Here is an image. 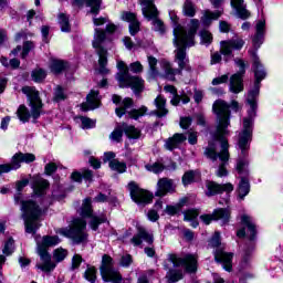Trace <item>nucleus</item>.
<instances>
[{"label": "nucleus", "mask_w": 283, "mask_h": 283, "mask_svg": "<svg viewBox=\"0 0 283 283\" xmlns=\"http://www.w3.org/2000/svg\"><path fill=\"white\" fill-rule=\"evenodd\" d=\"M169 17L175 24L174 27V40L175 45V62L179 69L174 70L171 63L167 60L160 62L164 70V76L168 81H176V74H182V70H189V57H187V48H193L196 45V34L198 28H200V20L191 19L187 24V28L178 24V15L175 12H169Z\"/></svg>", "instance_id": "obj_1"}, {"label": "nucleus", "mask_w": 283, "mask_h": 283, "mask_svg": "<svg viewBox=\"0 0 283 283\" xmlns=\"http://www.w3.org/2000/svg\"><path fill=\"white\" fill-rule=\"evenodd\" d=\"M252 61H253V72L255 76L254 88L248 94V105L250 109L248 111V116L243 118V129L239 134L238 147L241 150V156H247L249 147L251 145V138L253 137V123L255 122L258 109V95L260 94V83L266 78V71L264 66L260 63V57L255 51H251Z\"/></svg>", "instance_id": "obj_2"}, {"label": "nucleus", "mask_w": 283, "mask_h": 283, "mask_svg": "<svg viewBox=\"0 0 283 283\" xmlns=\"http://www.w3.org/2000/svg\"><path fill=\"white\" fill-rule=\"evenodd\" d=\"M205 156L216 163V160H220V165L216 171V176L218 178H224L229 176V171L227 170V165L229 163V140L227 137H218L212 135V139L208 143V147L205 149Z\"/></svg>", "instance_id": "obj_3"}, {"label": "nucleus", "mask_w": 283, "mask_h": 283, "mask_svg": "<svg viewBox=\"0 0 283 283\" xmlns=\"http://www.w3.org/2000/svg\"><path fill=\"white\" fill-rule=\"evenodd\" d=\"M167 272L168 283H176L182 277V271L176 270L178 266H185L187 273H196L198 271V256L187 254L184 259L177 254H169L164 263Z\"/></svg>", "instance_id": "obj_4"}, {"label": "nucleus", "mask_w": 283, "mask_h": 283, "mask_svg": "<svg viewBox=\"0 0 283 283\" xmlns=\"http://www.w3.org/2000/svg\"><path fill=\"white\" fill-rule=\"evenodd\" d=\"M212 109L217 116V128L212 133V136L227 138V136H229V129L227 128L230 125L229 118H231V111L229 109H232V112H240L242 105H240L238 101H232L229 105L223 99H218L213 103Z\"/></svg>", "instance_id": "obj_5"}, {"label": "nucleus", "mask_w": 283, "mask_h": 283, "mask_svg": "<svg viewBox=\"0 0 283 283\" xmlns=\"http://www.w3.org/2000/svg\"><path fill=\"white\" fill-rule=\"evenodd\" d=\"M22 94H25L28 97L31 113L25 105H20L17 111L18 118L21 123H28L30 118L36 120L41 116V109H43V102H41L39 91L34 86H24L22 87Z\"/></svg>", "instance_id": "obj_6"}, {"label": "nucleus", "mask_w": 283, "mask_h": 283, "mask_svg": "<svg viewBox=\"0 0 283 283\" xmlns=\"http://www.w3.org/2000/svg\"><path fill=\"white\" fill-rule=\"evenodd\" d=\"M56 244H61V239L57 235H45L41 241H36V251L42 261L41 264H38V269L44 273H50V271L56 269V263L52 262V255L48 252L49 247H56Z\"/></svg>", "instance_id": "obj_7"}, {"label": "nucleus", "mask_w": 283, "mask_h": 283, "mask_svg": "<svg viewBox=\"0 0 283 283\" xmlns=\"http://www.w3.org/2000/svg\"><path fill=\"white\" fill-rule=\"evenodd\" d=\"M21 211L27 233H36V230L41 227L39 218L43 216V210L34 200L27 199L21 201Z\"/></svg>", "instance_id": "obj_8"}, {"label": "nucleus", "mask_w": 283, "mask_h": 283, "mask_svg": "<svg viewBox=\"0 0 283 283\" xmlns=\"http://www.w3.org/2000/svg\"><path fill=\"white\" fill-rule=\"evenodd\" d=\"M56 233L69 238L74 244H83V242H87V222L83 218H75L69 228H61Z\"/></svg>", "instance_id": "obj_9"}, {"label": "nucleus", "mask_w": 283, "mask_h": 283, "mask_svg": "<svg viewBox=\"0 0 283 283\" xmlns=\"http://www.w3.org/2000/svg\"><path fill=\"white\" fill-rule=\"evenodd\" d=\"M241 224L243 227L237 232L238 238H244V235L248 238L249 245L244 249L243 253V262L247 264L249 260H251V254L253 253V250L255 249V235H258V230L255 229V223L253 222V218H251L249 214H242L241 217Z\"/></svg>", "instance_id": "obj_10"}, {"label": "nucleus", "mask_w": 283, "mask_h": 283, "mask_svg": "<svg viewBox=\"0 0 283 283\" xmlns=\"http://www.w3.org/2000/svg\"><path fill=\"white\" fill-rule=\"evenodd\" d=\"M117 67L120 70V73L117 74L119 87H130L135 94H140L145 90V81L139 76L129 75V67H127L125 62H117Z\"/></svg>", "instance_id": "obj_11"}, {"label": "nucleus", "mask_w": 283, "mask_h": 283, "mask_svg": "<svg viewBox=\"0 0 283 283\" xmlns=\"http://www.w3.org/2000/svg\"><path fill=\"white\" fill-rule=\"evenodd\" d=\"M142 12L148 21H151L153 29L159 34H165V23L158 19V9L154 4V0H142Z\"/></svg>", "instance_id": "obj_12"}, {"label": "nucleus", "mask_w": 283, "mask_h": 283, "mask_svg": "<svg viewBox=\"0 0 283 283\" xmlns=\"http://www.w3.org/2000/svg\"><path fill=\"white\" fill-rule=\"evenodd\" d=\"M106 34L105 31L96 28L95 33H94V39H93V48L96 50V53L99 56L98 63H99V69L98 72L99 74H107L109 71L107 70V50L103 48V43H105Z\"/></svg>", "instance_id": "obj_13"}, {"label": "nucleus", "mask_w": 283, "mask_h": 283, "mask_svg": "<svg viewBox=\"0 0 283 283\" xmlns=\"http://www.w3.org/2000/svg\"><path fill=\"white\" fill-rule=\"evenodd\" d=\"M209 247L216 249L214 251V260L222 264L224 271L230 272L233 269V253H227L220 249V232H214L212 238L210 239Z\"/></svg>", "instance_id": "obj_14"}, {"label": "nucleus", "mask_w": 283, "mask_h": 283, "mask_svg": "<svg viewBox=\"0 0 283 283\" xmlns=\"http://www.w3.org/2000/svg\"><path fill=\"white\" fill-rule=\"evenodd\" d=\"M99 271L104 282H123V276L120 275V272L114 269V260L107 254H104L102 259V265L99 268Z\"/></svg>", "instance_id": "obj_15"}, {"label": "nucleus", "mask_w": 283, "mask_h": 283, "mask_svg": "<svg viewBox=\"0 0 283 283\" xmlns=\"http://www.w3.org/2000/svg\"><path fill=\"white\" fill-rule=\"evenodd\" d=\"M130 198L136 205H149L154 200V195L140 188L136 181H130L127 186Z\"/></svg>", "instance_id": "obj_16"}, {"label": "nucleus", "mask_w": 283, "mask_h": 283, "mask_svg": "<svg viewBox=\"0 0 283 283\" xmlns=\"http://www.w3.org/2000/svg\"><path fill=\"white\" fill-rule=\"evenodd\" d=\"M245 43L242 36L234 34L232 39L220 42V52L226 56V61H229V59H233V50H242Z\"/></svg>", "instance_id": "obj_17"}, {"label": "nucleus", "mask_w": 283, "mask_h": 283, "mask_svg": "<svg viewBox=\"0 0 283 283\" xmlns=\"http://www.w3.org/2000/svg\"><path fill=\"white\" fill-rule=\"evenodd\" d=\"M80 216H82V218H91L90 227L93 231L98 229V224L105 222V216L102 214L97 217L92 214V199L90 198L84 199Z\"/></svg>", "instance_id": "obj_18"}, {"label": "nucleus", "mask_w": 283, "mask_h": 283, "mask_svg": "<svg viewBox=\"0 0 283 283\" xmlns=\"http://www.w3.org/2000/svg\"><path fill=\"white\" fill-rule=\"evenodd\" d=\"M235 65H238L240 71L230 77L229 90L232 94H240V92H244L242 75L244 74L245 64L242 60H235Z\"/></svg>", "instance_id": "obj_19"}, {"label": "nucleus", "mask_w": 283, "mask_h": 283, "mask_svg": "<svg viewBox=\"0 0 283 283\" xmlns=\"http://www.w3.org/2000/svg\"><path fill=\"white\" fill-rule=\"evenodd\" d=\"M200 220L203 224H211L212 220H221L222 224H229L231 220V211L229 209H216L212 214H202Z\"/></svg>", "instance_id": "obj_20"}, {"label": "nucleus", "mask_w": 283, "mask_h": 283, "mask_svg": "<svg viewBox=\"0 0 283 283\" xmlns=\"http://www.w3.org/2000/svg\"><path fill=\"white\" fill-rule=\"evenodd\" d=\"M206 196L211 197V196H217V193H231L233 191V186L231 182L220 185L216 181H207L206 182Z\"/></svg>", "instance_id": "obj_21"}, {"label": "nucleus", "mask_w": 283, "mask_h": 283, "mask_svg": "<svg viewBox=\"0 0 283 283\" xmlns=\"http://www.w3.org/2000/svg\"><path fill=\"white\" fill-rule=\"evenodd\" d=\"M120 96L118 95H113V103H115V105H119V107H117L115 109L116 115L118 116V118H123V116H125V114H127L128 109H132V107H134V101L129 97H126L123 99V102H120Z\"/></svg>", "instance_id": "obj_22"}, {"label": "nucleus", "mask_w": 283, "mask_h": 283, "mask_svg": "<svg viewBox=\"0 0 283 283\" xmlns=\"http://www.w3.org/2000/svg\"><path fill=\"white\" fill-rule=\"evenodd\" d=\"M174 191H176L174 180L169 178H161L157 182V191L155 192V195L159 198H163L167 193H174Z\"/></svg>", "instance_id": "obj_23"}, {"label": "nucleus", "mask_w": 283, "mask_h": 283, "mask_svg": "<svg viewBox=\"0 0 283 283\" xmlns=\"http://www.w3.org/2000/svg\"><path fill=\"white\" fill-rule=\"evenodd\" d=\"M256 33L252 39V45L254 50H260L262 43H264V32L266 30V20H259L255 25Z\"/></svg>", "instance_id": "obj_24"}, {"label": "nucleus", "mask_w": 283, "mask_h": 283, "mask_svg": "<svg viewBox=\"0 0 283 283\" xmlns=\"http://www.w3.org/2000/svg\"><path fill=\"white\" fill-rule=\"evenodd\" d=\"M122 20L129 23V33L132 36H136L140 32V22L136 19V13L125 11L122 13Z\"/></svg>", "instance_id": "obj_25"}, {"label": "nucleus", "mask_w": 283, "mask_h": 283, "mask_svg": "<svg viewBox=\"0 0 283 283\" xmlns=\"http://www.w3.org/2000/svg\"><path fill=\"white\" fill-rule=\"evenodd\" d=\"M101 106V96L98 95V91H91V93L86 97V103L81 105L83 112H90V109H96Z\"/></svg>", "instance_id": "obj_26"}, {"label": "nucleus", "mask_w": 283, "mask_h": 283, "mask_svg": "<svg viewBox=\"0 0 283 283\" xmlns=\"http://www.w3.org/2000/svg\"><path fill=\"white\" fill-rule=\"evenodd\" d=\"M231 8L237 12V15L239 19H242L243 21L249 19L251 17V12L247 10V3H244V0H230Z\"/></svg>", "instance_id": "obj_27"}, {"label": "nucleus", "mask_w": 283, "mask_h": 283, "mask_svg": "<svg viewBox=\"0 0 283 283\" xmlns=\"http://www.w3.org/2000/svg\"><path fill=\"white\" fill-rule=\"evenodd\" d=\"M13 158V168L21 169V163H25L27 165L30 163H34L36 160V156L32 153H17L12 156Z\"/></svg>", "instance_id": "obj_28"}, {"label": "nucleus", "mask_w": 283, "mask_h": 283, "mask_svg": "<svg viewBox=\"0 0 283 283\" xmlns=\"http://www.w3.org/2000/svg\"><path fill=\"white\" fill-rule=\"evenodd\" d=\"M143 240L144 242L151 244V242H154V234L147 232L145 228H138V233L133 237L132 244H134V247H140V244H143Z\"/></svg>", "instance_id": "obj_29"}, {"label": "nucleus", "mask_w": 283, "mask_h": 283, "mask_svg": "<svg viewBox=\"0 0 283 283\" xmlns=\"http://www.w3.org/2000/svg\"><path fill=\"white\" fill-rule=\"evenodd\" d=\"M186 140L187 136H185V134L176 133L172 137L166 140L165 148L168 149V151H174V149H178V147Z\"/></svg>", "instance_id": "obj_30"}, {"label": "nucleus", "mask_w": 283, "mask_h": 283, "mask_svg": "<svg viewBox=\"0 0 283 283\" xmlns=\"http://www.w3.org/2000/svg\"><path fill=\"white\" fill-rule=\"evenodd\" d=\"M50 187L48 180L41 178L40 176L33 177L32 189L35 196H43L45 189Z\"/></svg>", "instance_id": "obj_31"}, {"label": "nucleus", "mask_w": 283, "mask_h": 283, "mask_svg": "<svg viewBox=\"0 0 283 283\" xmlns=\"http://www.w3.org/2000/svg\"><path fill=\"white\" fill-rule=\"evenodd\" d=\"M155 105L157 108L155 114H156V116H158V118H163V116H166L167 114H169V111L166 107L167 99H165V97H163V95H159V96H157V98H155Z\"/></svg>", "instance_id": "obj_32"}, {"label": "nucleus", "mask_w": 283, "mask_h": 283, "mask_svg": "<svg viewBox=\"0 0 283 283\" xmlns=\"http://www.w3.org/2000/svg\"><path fill=\"white\" fill-rule=\"evenodd\" d=\"M222 15V11L211 12L209 10L203 11V15L201 17V23L203 25H211L212 21H218Z\"/></svg>", "instance_id": "obj_33"}, {"label": "nucleus", "mask_w": 283, "mask_h": 283, "mask_svg": "<svg viewBox=\"0 0 283 283\" xmlns=\"http://www.w3.org/2000/svg\"><path fill=\"white\" fill-rule=\"evenodd\" d=\"M52 74H61V72L67 69V64L63 60L52 59L49 65Z\"/></svg>", "instance_id": "obj_34"}, {"label": "nucleus", "mask_w": 283, "mask_h": 283, "mask_svg": "<svg viewBox=\"0 0 283 283\" xmlns=\"http://www.w3.org/2000/svg\"><path fill=\"white\" fill-rule=\"evenodd\" d=\"M250 191H251V186L249 185V179L241 178V181L239 184V189H238L239 200H244V198L249 196Z\"/></svg>", "instance_id": "obj_35"}, {"label": "nucleus", "mask_w": 283, "mask_h": 283, "mask_svg": "<svg viewBox=\"0 0 283 283\" xmlns=\"http://www.w3.org/2000/svg\"><path fill=\"white\" fill-rule=\"evenodd\" d=\"M198 216H200L198 210L190 209L184 213V220H186V222H190L191 227L196 229V227H198Z\"/></svg>", "instance_id": "obj_36"}, {"label": "nucleus", "mask_w": 283, "mask_h": 283, "mask_svg": "<svg viewBox=\"0 0 283 283\" xmlns=\"http://www.w3.org/2000/svg\"><path fill=\"white\" fill-rule=\"evenodd\" d=\"M196 178H200V172L198 170H189L182 176V185L185 187L192 185V182H196Z\"/></svg>", "instance_id": "obj_37"}, {"label": "nucleus", "mask_w": 283, "mask_h": 283, "mask_svg": "<svg viewBox=\"0 0 283 283\" xmlns=\"http://www.w3.org/2000/svg\"><path fill=\"white\" fill-rule=\"evenodd\" d=\"M124 134H126L127 138H133L134 140H137V138H140V129L135 128L132 125L123 124Z\"/></svg>", "instance_id": "obj_38"}, {"label": "nucleus", "mask_w": 283, "mask_h": 283, "mask_svg": "<svg viewBox=\"0 0 283 283\" xmlns=\"http://www.w3.org/2000/svg\"><path fill=\"white\" fill-rule=\"evenodd\" d=\"M108 165L112 171H117V174H125L127 171V164L118 159L111 160Z\"/></svg>", "instance_id": "obj_39"}, {"label": "nucleus", "mask_w": 283, "mask_h": 283, "mask_svg": "<svg viewBox=\"0 0 283 283\" xmlns=\"http://www.w3.org/2000/svg\"><path fill=\"white\" fill-rule=\"evenodd\" d=\"M182 12L185 17H196V6L190 0H186L184 3Z\"/></svg>", "instance_id": "obj_40"}, {"label": "nucleus", "mask_w": 283, "mask_h": 283, "mask_svg": "<svg viewBox=\"0 0 283 283\" xmlns=\"http://www.w3.org/2000/svg\"><path fill=\"white\" fill-rule=\"evenodd\" d=\"M123 132H125V128H123V124L117 126L109 135V139L113 143H120L123 140Z\"/></svg>", "instance_id": "obj_41"}, {"label": "nucleus", "mask_w": 283, "mask_h": 283, "mask_svg": "<svg viewBox=\"0 0 283 283\" xmlns=\"http://www.w3.org/2000/svg\"><path fill=\"white\" fill-rule=\"evenodd\" d=\"M57 21L62 32H70V18H67V15H65L64 13H60L57 15Z\"/></svg>", "instance_id": "obj_42"}, {"label": "nucleus", "mask_w": 283, "mask_h": 283, "mask_svg": "<svg viewBox=\"0 0 283 283\" xmlns=\"http://www.w3.org/2000/svg\"><path fill=\"white\" fill-rule=\"evenodd\" d=\"M76 120H80L82 129H93V127H96V120L90 118V117H76Z\"/></svg>", "instance_id": "obj_43"}, {"label": "nucleus", "mask_w": 283, "mask_h": 283, "mask_svg": "<svg viewBox=\"0 0 283 283\" xmlns=\"http://www.w3.org/2000/svg\"><path fill=\"white\" fill-rule=\"evenodd\" d=\"M45 76H48V73L43 69H35L31 73V77L34 83H41L42 81H45Z\"/></svg>", "instance_id": "obj_44"}, {"label": "nucleus", "mask_w": 283, "mask_h": 283, "mask_svg": "<svg viewBox=\"0 0 283 283\" xmlns=\"http://www.w3.org/2000/svg\"><path fill=\"white\" fill-rule=\"evenodd\" d=\"M249 167V161L247 159H239L237 163V171L240 174V176H248L249 170L247 169Z\"/></svg>", "instance_id": "obj_45"}, {"label": "nucleus", "mask_w": 283, "mask_h": 283, "mask_svg": "<svg viewBox=\"0 0 283 283\" xmlns=\"http://www.w3.org/2000/svg\"><path fill=\"white\" fill-rule=\"evenodd\" d=\"M67 258V250L63 248H57L53 251V260L55 262H63Z\"/></svg>", "instance_id": "obj_46"}, {"label": "nucleus", "mask_w": 283, "mask_h": 283, "mask_svg": "<svg viewBox=\"0 0 283 283\" xmlns=\"http://www.w3.org/2000/svg\"><path fill=\"white\" fill-rule=\"evenodd\" d=\"M201 45H211L213 41V35L208 30H203L200 32Z\"/></svg>", "instance_id": "obj_47"}, {"label": "nucleus", "mask_w": 283, "mask_h": 283, "mask_svg": "<svg viewBox=\"0 0 283 283\" xmlns=\"http://www.w3.org/2000/svg\"><path fill=\"white\" fill-rule=\"evenodd\" d=\"M145 114H147V106H142L139 109H133L128 112L130 118H134L135 120H138L140 116H145Z\"/></svg>", "instance_id": "obj_48"}, {"label": "nucleus", "mask_w": 283, "mask_h": 283, "mask_svg": "<svg viewBox=\"0 0 283 283\" xmlns=\"http://www.w3.org/2000/svg\"><path fill=\"white\" fill-rule=\"evenodd\" d=\"M86 6L91 8L92 14H98V10H101V0H86Z\"/></svg>", "instance_id": "obj_49"}, {"label": "nucleus", "mask_w": 283, "mask_h": 283, "mask_svg": "<svg viewBox=\"0 0 283 283\" xmlns=\"http://www.w3.org/2000/svg\"><path fill=\"white\" fill-rule=\"evenodd\" d=\"M2 253L4 255H12V253H14V240L12 238L8 239V241L4 243Z\"/></svg>", "instance_id": "obj_50"}, {"label": "nucleus", "mask_w": 283, "mask_h": 283, "mask_svg": "<svg viewBox=\"0 0 283 283\" xmlns=\"http://www.w3.org/2000/svg\"><path fill=\"white\" fill-rule=\"evenodd\" d=\"M19 168H14V158H11V164L0 165V176L1 174H10V171H15Z\"/></svg>", "instance_id": "obj_51"}, {"label": "nucleus", "mask_w": 283, "mask_h": 283, "mask_svg": "<svg viewBox=\"0 0 283 283\" xmlns=\"http://www.w3.org/2000/svg\"><path fill=\"white\" fill-rule=\"evenodd\" d=\"M85 280H87L91 283L96 282V268H87V270L84 273Z\"/></svg>", "instance_id": "obj_52"}, {"label": "nucleus", "mask_w": 283, "mask_h": 283, "mask_svg": "<svg viewBox=\"0 0 283 283\" xmlns=\"http://www.w3.org/2000/svg\"><path fill=\"white\" fill-rule=\"evenodd\" d=\"M145 167L147 171H153V174H160L165 169V166H163V164H159V163H155L153 165H146Z\"/></svg>", "instance_id": "obj_53"}, {"label": "nucleus", "mask_w": 283, "mask_h": 283, "mask_svg": "<svg viewBox=\"0 0 283 283\" xmlns=\"http://www.w3.org/2000/svg\"><path fill=\"white\" fill-rule=\"evenodd\" d=\"M65 98H67V95H65V92H63L61 86H57L54 92V101L59 103L61 101H65Z\"/></svg>", "instance_id": "obj_54"}, {"label": "nucleus", "mask_w": 283, "mask_h": 283, "mask_svg": "<svg viewBox=\"0 0 283 283\" xmlns=\"http://www.w3.org/2000/svg\"><path fill=\"white\" fill-rule=\"evenodd\" d=\"M32 48H34V44L32 42L30 41L24 42L22 53H21L22 59H25V56L30 54V50H32Z\"/></svg>", "instance_id": "obj_55"}, {"label": "nucleus", "mask_w": 283, "mask_h": 283, "mask_svg": "<svg viewBox=\"0 0 283 283\" xmlns=\"http://www.w3.org/2000/svg\"><path fill=\"white\" fill-rule=\"evenodd\" d=\"M129 70L134 74H140V72H143V64L140 62H138V61L134 62V63H130Z\"/></svg>", "instance_id": "obj_56"}, {"label": "nucleus", "mask_w": 283, "mask_h": 283, "mask_svg": "<svg viewBox=\"0 0 283 283\" xmlns=\"http://www.w3.org/2000/svg\"><path fill=\"white\" fill-rule=\"evenodd\" d=\"M148 65L150 67L151 74H157L156 65H158V60L151 55L148 56Z\"/></svg>", "instance_id": "obj_57"}, {"label": "nucleus", "mask_w": 283, "mask_h": 283, "mask_svg": "<svg viewBox=\"0 0 283 283\" xmlns=\"http://www.w3.org/2000/svg\"><path fill=\"white\" fill-rule=\"evenodd\" d=\"M56 169H57L56 164L54 163L46 164L44 167V174H46V176H52V174H54Z\"/></svg>", "instance_id": "obj_58"}, {"label": "nucleus", "mask_w": 283, "mask_h": 283, "mask_svg": "<svg viewBox=\"0 0 283 283\" xmlns=\"http://www.w3.org/2000/svg\"><path fill=\"white\" fill-rule=\"evenodd\" d=\"M227 81H229V75L224 74L219 77H214L212 80V85H222L223 83H227Z\"/></svg>", "instance_id": "obj_59"}, {"label": "nucleus", "mask_w": 283, "mask_h": 283, "mask_svg": "<svg viewBox=\"0 0 283 283\" xmlns=\"http://www.w3.org/2000/svg\"><path fill=\"white\" fill-rule=\"evenodd\" d=\"M178 209L180 208L177 206H167L164 213H167V216H176L178 213Z\"/></svg>", "instance_id": "obj_60"}, {"label": "nucleus", "mask_w": 283, "mask_h": 283, "mask_svg": "<svg viewBox=\"0 0 283 283\" xmlns=\"http://www.w3.org/2000/svg\"><path fill=\"white\" fill-rule=\"evenodd\" d=\"M190 125H191V117H181L180 118L181 129H189Z\"/></svg>", "instance_id": "obj_61"}, {"label": "nucleus", "mask_w": 283, "mask_h": 283, "mask_svg": "<svg viewBox=\"0 0 283 283\" xmlns=\"http://www.w3.org/2000/svg\"><path fill=\"white\" fill-rule=\"evenodd\" d=\"M81 262H83V258H81L78 254H75L72 259V269H78V266H81Z\"/></svg>", "instance_id": "obj_62"}, {"label": "nucleus", "mask_w": 283, "mask_h": 283, "mask_svg": "<svg viewBox=\"0 0 283 283\" xmlns=\"http://www.w3.org/2000/svg\"><path fill=\"white\" fill-rule=\"evenodd\" d=\"M147 218L148 220H150V222H156L158 221V218H160V216H158V212L156 210H149L147 213Z\"/></svg>", "instance_id": "obj_63"}, {"label": "nucleus", "mask_w": 283, "mask_h": 283, "mask_svg": "<svg viewBox=\"0 0 283 283\" xmlns=\"http://www.w3.org/2000/svg\"><path fill=\"white\" fill-rule=\"evenodd\" d=\"M119 264L120 266H129L132 264V255L126 254L122 256Z\"/></svg>", "instance_id": "obj_64"}]
</instances>
